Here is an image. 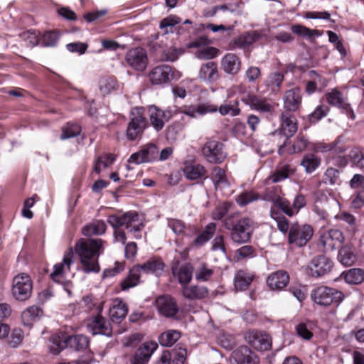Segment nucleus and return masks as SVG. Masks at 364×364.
<instances>
[{
    "label": "nucleus",
    "instance_id": "obj_40",
    "mask_svg": "<svg viewBox=\"0 0 364 364\" xmlns=\"http://www.w3.org/2000/svg\"><path fill=\"white\" fill-rule=\"evenodd\" d=\"M117 86V80L113 77L105 76L101 77L99 81V89L103 95H108L116 90Z\"/></svg>",
    "mask_w": 364,
    "mask_h": 364
},
{
    "label": "nucleus",
    "instance_id": "obj_16",
    "mask_svg": "<svg viewBox=\"0 0 364 364\" xmlns=\"http://www.w3.org/2000/svg\"><path fill=\"white\" fill-rule=\"evenodd\" d=\"M282 126L281 130L277 132L283 139V144L281 146H286L287 141L291 137L297 130V124L295 117L287 112H282L281 115Z\"/></svg>",
    "mask_w": 364,
    "mask_h": 364
},
{
    "label": "nucleus",
    "instance_id": "obj_28",
    "mask_svg": "<svg viewBox=\"0 0 364 364\" xmlns=\"http://www.w3.org/2000/svg\"><path fill=\"white\" fill-rule=\"evenodd\" d=\"M222 67L225 73L235 75L240 71L241 63L236 55L228 53L222 59Z\"/></svg>",
    "mask_w": 364,
    "mask_h": 364
},
{
    "label": "nucleus",
    "instance_id": "obj_5",
    "mask_svg": "<svg viewBox=\"0 0 364 364\" xmlns=\"http://www.w3.org/2000/svg\"><path fill=\"white\" fill-rule=\"evenodd\" d=\"M148 121L144 115L142 107H134L130 112V121L127 128V136L134 141L141 137L147 127Z\"/></svg>",
    "mask_w": 364,
    "mask_h": 364
},
{
    "label": "nucleus",
    "instance_id": "obj_2",
    "mask_svg": "<svg viewBox=\"0 0 364 364\" xmlns=\"http://www.w3.org/2000/svg\"><path fill=\"white\" fill-rule=\"evenodd\" d=\"M108 223L114 228V241L124 245L127 241L125 232L121 227L125 228L133 233L140 232L144 227L139 219V215L135 211H129L122 215H112L107 218Z\"/></svg>",
    "mask_w": 364,
    "mask_h": 364
},
{
    "label": "nucleus",
    "instance_id": "obj_36",
    "mask_svg": "<svg viewBox=\"0 0 364 364\" xmlns=\"http://www.w3.org/2000/svg\"><path fill=\"white\" fill-rule=\"evenodd\" d=\"M67 342H68V347L76 350H82L87 348L89 344L87 337L84 335L68 336Z\"/></svg>",
    "mask_w": 364,
    "mask_h": 364
},
{
    "label": "nucleus",
    "instance_id": "obj_30",
    "mask_svg": "<svg viewBox=\"0 0 364 364\" xmlns=\"http://www.w3.org/2000/svg\"><path fill=\"white\" fill-rule=\"evenodd\" d=\"M183 295L188 299H202L208 296V290L205 287L200 286H185L183 288Z\"/></svg>",
    "mask_w": 364,
    "mask_h": 364
},
{
    "label": "nucleus",
    "instance_id": "obj_55",
    "mask_svg": "<svg viewBox=\"0 0 364 364\" xmlns=\"http://www.w3.org/2000/svg\"><path fill=\"white\" fill-rule=\"evenodd\" d=\"M284 80V76L281 73L275 72L271 73L267 80L266 85L270 87L272 91H274V87L279 89L281 84Z\"/></svg>",
    "mask_w": 364,
    "mask_h": 364
},
{
    "label": "nucleus",
    "instance_id": "obj_4",
    "mask_svg": "<svg viewBox=\"0 0 364 364\" xmlns=\"http://www.w3.org/2000/svg\"><path fill=\"white\" fill-rule=\"evenodd\" d=\"M164 268L163 262L157 258H151L141 265L134 266L129 272L128 277L122 283V290L136 286L139 282L141 272L144 274L159 273Z\"/></svg>",
    "mask_w": 364,
    "mask_h": 364
},
{
    "label": "nucleus",
    "instance_id": "obj_26",
    "mask_svg": "<svg viewBox=\"0 0 364 364\" xmlns=\"http://www.w3.org/2000/svg\"><path fill=\"white\" fill-rule=\"evenodd\" d=\"M128 311L127 306L119 299L113 301L112 306L109 309V317L112 321L119 323L126 316Z\"/></svg>",
    "mask_w": 364,
    "mask_h": 364
},
{
    "label": "nucleus",
    "instance_id": "obj_44",
    "mask_svg": "<svg viewBox=\"0 0 364 364\" xmlns=\"http://www.w3.org/2000/svg\"><path fill=\"white\" fill-rule=\"evenodd\" d=\"M115 161V156L112 154H105L102 156H99L95 162L94 171L97 173H100L102 168L109 167Z\"/></svg>",
    "mask_w": 364,
    "mask_h": 364
},
{
    "label": "nucleus",
    "instance_id": "obj_47",
    "mask_svg": "<svg viewBox=\"0 0 364 364\" xmlns=\"http://www.w3.org/2000/svg\"><path fill=\"white\" fill-rule=\"evenodd\" d=\"M252 281V277L243 271L237 272L235 277V287L240 290L246 289Z\"/></svg>",
    "mask_w": 364,
    "mask_h": 364
},
{
    "label": "nucleus",
    "instance_id": "obj_42",
    "mask_svg": "<svg viewBox=\"0 0 364 364\" xmlns=\"http://www.w3.org/2000/svg\"><path fill=\"white\" fill-rule=\"evenodd\" d=\"M219 113L222 116L230 114L232 117L240 114V109L238 107V102L237 100L225 102L219 107H218Z\"/></svg>",
    "mask_w": 364,
    "mask_h": 364
},
{
    "label": "nucleus",
    "instance_id": "obj_48",
    "mask_svg": "<svg viewBox=\"0 0 364 364\" xmlns=\"http://www.w3.org/2000/svg\"><path fill=\"white\" fill-rule=\"evenodd\" d=\"M171 363L172 364H183L186 359V349L183 346H178L169 350Z\"/></svg>",
    "mask_w": 364,
    "mask_h": 364
},
{
    "label": "nucleus",
    "instance_id": "obj_49",
    "mask_svg": "<svg viewBox=\"0 0 364 364\" xmlns=\"http://www.w3.org/2000/svg\"><path fill=\"white\" fill-rule=\"evenodd\" d=\"M184 53L183 48H177L175 47H170L167 49L164 50L161 52V59L163 61H171L173 62L178 59V58Z\"/></svg>",
    "mask_w": 364,
    "mask_h": 364
},
{
    "label": "nucleus",
    "instance_id": "obj_25",
    "mask_svg": "<svg viewBox=\"0 0 364 364\" xmlns=\"http://www.w3.org/2000/svg\"><path fill=\"white\" fill-rule=\"evenodd\" d=\"M338 202L334 198L324 196L323 200L321 198L316 201L315 211L320 215L321 219H326L328 217V212L333 208H338Z\"/></svg>",
    "mask_w": 364,
    "mask_h": 364
},
{
    "label": "nucleus",
    "instance_id": "obj_10",
    "mask_svg": "<svg viewBox=\"0 0 364 364\" xmlns=\"http://www.w3.org/2000/svg\"><path fill=\"white\" fill-rule=\"evenodd\" d=\"M274 206L279 208L284 213L288 216H292L297 213L299 210L305 206V197L301 194L295 196L292 205L286 198L277 197L273 200Z\"/></svg>",
    "mask_w": 364,
    "mask_h": 364
},
{
    "label": "nucleus",
    "instance_id": "obj_17",
    "mask_svg": "<svg viewBox=\"0 0 364 364\" xmlns=\"http://www.w3.org/2000/svg\"><path fill=\"white\" fill-rule=\"evenodd\" d=\"M156 305L160 314L168 318H173L178 312L176 300L168 295L159 296L156 300Z\"/></svg>",
    "mask_w": 364,
    "mask_h": 364
},
{
    "label": "nucleus",
    "instance_id": "obj_15",
    "mask_svg": "<svg viewBox=\"0 0 364 364\" xmlns=\"http://www.w3.org/2000/svg\"><path fill=\"white\" fill-rule=\"evenodd\" d=\"M149 77L152 84L161 85L169 82L173 78V72L170 65L163 64L154 68Z\"/></svg>",
    "mask_w": 364,
    "mask_h": 364
},
{
    "label": "nucleus",
    "instance_id": "obj_51",
    "mask_svg": "<svg viewBox=\"0 0 364 364\" xmlns=\"http://www.w3.org/2000/svg\"><path fill=\"white\" fill-rule=\"evenodd\" d=\"M291 31L293 33L310 40L314 36H320L321 35V32L318 30H312L301 25L293 26Z\"/></svg>",
    "mask_w": 364,
    "mask_h": 364
},
{
    "label": "nucleus",
    "instance_id": "obj_53",
    "mask_svg": "<svg viewBox=\"0 0 364 364\" xmlns=\"http://www.w3.org/2000/svg\"><path fill=\"white\" fill-rule=\"evenodd\" d=\"M62 132L60 139L65 140L79 135L81 132V127L77 124L68 123L63 128Z\"/></svg>",
    "mask_w": 364,
    "mask_h": 364
},
{
    "label": "nucleus",
    "instance_id": "obj_1",
    "mask_svg": "<svg viewBox=\"0 0 364 364\" xmlns=\"http://www.w3.org/2000/svg\"><path fill=\"white\" fill-rule=\"evenodd\" d=\"M105 242L102 239H81L75 245V251L80 257L84 272H97V258Z\"/></svg>",
    "mask_w": 364,
    "mask_h": 364
},
{
    "label": "nucleus",
    "instance_id": "obj_61",
    "mask_svg": "<svg viewBox=\"0 0 364 364\" xmlns=\"http://www.w3.org/2000/svg\"><path fill=\"white\" fill-rule=\"evenodd\" d=\"M181 19L178 16L176 15H170L168 17L164 18L161 20V21L160 22V28L161 29L165 28L166 30L164 31V33L167 34L168 33V31L166 29L167 27H173L175 25L181 23Z\"/></svg>",
    "mask_w": 364,
    "mask_h": 364
},
{
    "label": "nucleus",
    "instance_id": "obj_56",
    "mask_svg": "<svg viewBox=\"0 0 364 364\" xmlns=\"http://www.w3.org/2000/svg\"><path fill=\"white\" fill-rule=\"evenodd\" d=\"M218 50L213 47H205L198 49L196 56L200 60H210L217 56Z\"/></svg>",
    "mask_w": 364,
    "mask_h": 364
},
{
    "label": "nucleus",
    "instance_id": "obj_37",
    "mask_svg": "<svg viewBox=\"0 0 364 364\" xmlns=\"http://www.w3.org/2000/svg\"><path fill=\"white\" fill-rule=\"evenodd\" d=\"M345 281L350 284H360L364 281V270L360 268H353L344 274Z\"/></svg>",
    "mask_w": 364,
    "mask_h": 364
},
{
    "label": "nucleus",
    "instance_id": "obj_19",
    "mask_svg": "<svg viewBox=\"0 0 364 364\" xmlns=\"http://www.w3.org/2000/svg\"><path fill=\"white\" fill-rule=\"evenodd\" d=\"M344 241L343 232L339 230L332 229L323 232L319 239L320 244L327 249H335Z\"/></svg>",
    "mask_w": 364,
    "mask_h": 364
},
{
    "label": "nucleus",
    "instance_id": "obj_39",
    "mask_svg": "<svg viewBox=\"0 0 364 364\" xmlns=\"http://www.w3.org/2000/svg\"><path fill=\"white\" fill-rule=\"evenodd\" d=\"M327 102L333 106H336L343 109H348L349 105L345 102L341 92L333 90L326 95Z\"/></svg>",
    "mask_w": 364,
    "mask_h": 364
},
{
    "label": "nucleus",
    "instance_id": "obj_45",
    "mask_svg": "<svg viewBox=\"0 0 364 364\" xmlns=\"http://www.w3.org/2000/svg\"><path fill=\"white\" fill-rule=\"evenodd\" d=\"M67 337L65 336H53L50 338L52 342V344L50 346V351L54 354H58L64 348L68 347Z\"/></svg>",
    "mask_w": 364,
    "mask_h": 364
},
{
    "label": "nucleus",
    "instance_id": "obj_7",
    "mask_svg": "<svg viewBox=\"0 0 364 364\" xmlns=\"http://www.w3.org/2000/svg\"><path fill=\"white\" fill-rule=\"evenodd\" d=\"M313 234L314 230L310 225L294 223L290 226L288 243L299 247H304L310 241Z\"/></svg>",
    "mask_w": 364,
    "mask_h": 364
},
{
    "label": "nucleus",
    "instance_id": "obj_54",
    "mask_svg": "<svg viewBox=\"0 0 364 364\" xmlns=\"http://www.w3.org/2000/svg\"><path fill=\"white\" fill-rule=\"evenodd\" d=\"M215 229V225L214 223L208 224L205 230L198 235L194 242L196 245H202L207 241H208L213 236Z\"/></svg>",
    "mask_w": 364,
    "mask_h": 364
},
{
    "label": "nucleus",
    "instance_id": "obj_33",
    "mask_svg": "<svg viewBox=\"0 0 364 364\" xmlns=\"http://www.w3.org/2000/svg\"><path fill=\"white\" fill-rule=\"evenodd\" d=\"M338 259L343 265L351 266L357 260V257L351 247L344 246L340 249Z\"/></svg>",
    "mask_w": 364,
    "mask_h": 364
},
{
    "label": "nucleus",
    "instance_id": "obj_62",
    "mask_svg": "<svg viewBox=\"0 0 364 364\" xmlns=\"http://www.w3.org/2000/svg\"><path fill=\"white\" fill-rule=\"evenodd\" d=\"M23 338V331L20 328H14L11 334L9 345L12 348H16L21 343Z\"/></svg>",
    "mask_w": 364,
    "mask_h": 364
},
{
    "label": "nucleus",
    "instance_id": "obj_9",
    "mask_svg": "<svg viewBox=\"0 0 364 364\" xmlns=\"http://www.w3.org/2000/svg\"><path fill=\"white\" fill-rule=\"evenodd\" d=\"M125 61L132 69L144 71L149 63L146 50L141 47L129 49L125 55Z\"/></svg>",
    "mask_w": 364,
    "mask_h": 364
},
{
    "label": "nucleus",
    "instance_id": "obj_6",
    "mask_svg": "<svg viewBox=\"0 0 364 364\" xmlns=\"http://www.w3.org/2000/svg\"><path fill=\"white\" fill-rule=\"evenodd\" d=\"M311 298L314 302L320 306H329L333 303L342 301L344 295L336 289L321 286L311 291Z\"/></svg>",
    "mask_w": 364,
    "mask_h": 364
},
{
    "label": "nucleus",
    "instance_id": "obj_60",
    "mask_svg": "<svg viewBox=\"0 0 364 364\" xmlns=\"http://www.w3.org/2000/svg\"><path fill=\"white\" fill-rule=\"evenodd\" d=\"M323 182L325 183H329L331 185H335L339 183V171L338 170L329 168H328L323 178Z\"/></svg>",
    "mask_w": 364,
    "mask_h": 364
},
{
    "label": "nucleus",
    "instance_id": "obj_27",
    "mask_svg": "<svg viewBox=\"0 0 364 364\" xmlns=\"http://www.w3.org/2000/svg\"><path fill=\"white\" fill-rule=\"evenodd\" d=\"M73 252L72 250L68 251L64 255L63 263H58L53 267V272L50 274V277L53 281H58V278L61 277L65 269L70 270L73 261Z\"/></svg>",
    "mask_w": 364,
    "mask_h": 364
},
{
    "label": "nucleus",
    "instance_id": "obj_13",
    "mask_svg": "<svg viewBox=\"0 0 364 364\" xmlns=\"http://www.w3.org/2000/svg\"><path fill=\"white\" fill-rule=\"evenodd\" d=\"M223 144L218 141H209L203 146L202 152L209 162L219 164L225 158V154L223 151Z\"/></svg>",
    "mask_w": 364,
    "mask_h": 364
},
{
    "label": "nucleus",
    "instance_id": "obj_11",
    "mask_svg": "<svg viewBox=\"0 0 364 364\" xmlns=\"http://www.w3.org/2000/svg\"><path fill=\"white\" fill-rule=\"evenodd\" d=\"M247 343L257 350H268L272 346V340L268 334L263 331H249L246 336Z\"/></svg>",
    "mask_w": 364,
    "mask_h": 364
},
{
    "label": "nucleus",
    "instance_id": "obj_59",
    "mask_svg": "<svg viewBox=\"0 0 364 364\" xmlns=\"http://www.w3.org/2000/svg\"><path fill=\"white\" fill-rule=\"evenodd\" d=\"M239 6L240 4L238 3L215 6L213 8L211 16H215L218 11H223L224 13L239 14Z\"/></svg>",
    "mask_w": 364,
    "mask_h": 364
},
{
    "label": "nucleus",
    "instance_id": "obj_46",
    "mask_svg": "<svg viewBox=\"0 0 364 364\" xmlns=\"http://www.w3.org/2000/svg\"><path fill=\"white\" fill-rule=\"evenodd\" d=\"M271 217L277 222L278 230L282 233H287L290 230L289 220L278 211L272 208Z\"/></svg>",
    "mask_w": 364,
    "mask_h": 364
},
{
    "label": "nucleus",
    "instance_id": "obj_20",
    "mask_svg": "<svg viewBox=\"0 0 364 364\" xmlns=\"http://www.w3.org/2000/svg\"><path fill=\"white\" fill-rule=\"evenodd\" d=\"M87 328L93 335L102 334L109 336L112 334L110 323L100 315L92 318L87 324Z\"/></svg>",
    "mask_w": 364,
    "mask_h": 364
},
{
    "label": "nucleus",
    "instance_id": "obj_64",
    "mask_svg": "<svg viewBox=\"0 0 364 364\" xmlns=\"http://www.w3.org/2000/svg\"><path fill=\"white\" fill-rule=\"evenodd\" d=\"M257 196L253 193L244 192L237 196V203L241 206H245L249 203L257 200Z\"/></svg>",
    "mask_w": 364,
    "mask_h": 364
},
{
    "label": "nucleus",
    "instance_id": "obj_34",
    "mask_svg": "<svg viewBox=\"0 0 364 364\" xmlns=\"http://www.w3.org/2000/svg\"><path fill=\"white\" fill-rule=\"evenodd\" d=\"M43 314L41 308L32 306L23 311L21 314L23 322L25 325H31L33 321H37Z\"/></svg>",
    "mask_w": 364,
    "mask_h": 364
},
{
    "label": "nucleus",
    "instance_id": "obj_12",
    "mask_svg": "<svg viewBox=\"0 0 364 364\" xmlns=\"http://www.w3.org/2000/svg\"><path fill=\"white\" fill-rule=\"evenodd\" d=\"M148 114L151 125L159 132L161 131L165 123L171 118V112L169 110H162L155 105L148 107Z\"/></svg>",
    "mask_w": 364,
    "mask_h": 364
},
{
    "label": "nucleus",
    "instance_id": "obj_41",
    "mask_svg": "<svg viewBox=\"0 0 364 364\" xmlns=\"http://www.w3.org/2000/svg\"><path fill=\"white\" fill-rule=\"evenodd\" d=\"M181 337V333L176 330H168L159 338V343L163 346H171L175 343Z\"/></svg>",
    "mask_w": 364,
    "mask_h": 364
},
{
    "label": "nucleus",
    "instance_id": "obj_35",
    "mask_svg": "<svg viewBox=\"0 0 364 364\" xmlns=\"http://www.w3.org/2000/svg\"><path fill=\"white\" fill-rule=\"evenodd\" d=\"M320 163L321 160L316 155L314 154H306L304 156L301 161V165L307 173H311L318 167Z\"/></svg>",
    "mask_w": 364,
    "mask_h": 364
},
{
    "label": "nucleus",
    "instance_id": "obj_31",
    "mask_svg": "<svg viewBox=\"0 0 364 364\" xmlns=\"http://www.w3.org/2000/svg\"><path fill=\"white\" fill-rule=\"evenodd\" d=\"M173 274L176 275L179 283L186 286L192 279L193 267L191 264L186 263L178 269L173 268Z\"/></svg>",
    "mask_w": 364,
    "mask_h": 364
},
{
    "label": "nucleus",
    "instance_id": "obj_8",
    "mask_svg": "<svg viewBox=\"0 0 364 364\" xmlns=\"http://www.w3.org/2000/svg\"><path fill=\"white\" fill-rule=\"evenodd\" d=\"M33 290V283L26 274H19L13 279L12 294L18 301H25L30 298Z\"/></svg>",
    "mask_w": 364,
    "mask_h": 364
},
{
    "label": "nucleus",
    "instance_id": "obj_63",
    "mask_svg": "<svg viewBox=\"0 0 364 364\" xmlns=\"http://www.w3.org/2000/svg\"><path fill=\"white\" fill-rule=\"evenodd\" d=\"M58 34L54 31H47L42 37L43 46H55L58 41Z\"/></svg>",
    "mask_w": 364,
    "mask_h": 364
},
{
    "label": "nucleus",
    "instance_id": "obj_3",
    "mask_svg": "<svg viewBox=\"0 0 364 364\" xmlns=\"http://www.w3.org/2000/svg\"><path fill=\"white\" fill-rule=\"evenodd\" d=\"M224 226L230 232L232 241L237 244L249 242L255 228L252 219L237 213L228 215L225 219Z\"/></svg>",
    "mask_w": 364,
    "mask_h": 364
},
{
    "label": "nucleus",
    "instance_id": "obj_29",
    "mask_svg": "<svg viewBox=\"0 0 364 364\" xmlns=\"http://www.w3.org/2000/svg\"><path fill=\"white\" fill-rule=\"evenodd\" d=\"M246 102L252 109L259 112H271L274 109V106L269 103L266 99L256 95H249Z\"/></svg>",
    "mask_w": 364,
    "mask_h": 364
},
{
    "label": "nucleus",
    "instance_id": "obj_43",
    "mask_svg": "<svg viewBox=\"0 0 364 364\" xmlns=\"http://www.w3.org/2000/svg\"><path fill=\"white\" fill-rule=\"evenodd\" d=\"M210 178L216 189L220 188L221 186H228V180L225 171L218 166H215L213 168L210 173Z\"/></svg>",
    "mask_w": 364,
    "mask_h": 364
},
{
    "label": "nucleus",
    "instance_id": "obj_32",
    "mask_svg": "<svg viewBox=\"0 0 364 364\" xmlns=\"http://www.w3.org/2000/svg\"><path fill=\"white\" fill-rule=\"evenodd\" d=\"M107 229V225L102 220H96L94 221L87 225H85L82 230V232L85 236H92V235H103Z\"/></svg>",
    "mask_w": 364,
    "mask_h": 364
},
{
    "label": "nucleus",
    "instance_id": "obj_50",
    "mask_svg": "<svg viewBox=\"0 0 364 364\" xmlns=\"http://www.w3.org/2000/svg\"><path fill=\"white\" fill-rule=\"evenodd\" d=\"M291 31L293 33L310 40L314 36H320L321 35V32L318 30H312L301 25L293 26Z\"/></svg>",
    "mask_w": 364,
    "mask_h": 364
},
{
    "label": "nucleus",
    "instance_id": "obj_57",
    "mask_svg": "<svg viewBox=\"0 0 364 364\" xmlns=\"http://www.w3.org/2000/svg\"><path fill=\"white\" fill-rule=\"evenodd\" d=\"M213 270L209 269L205 264H200L196 271V279L200 282L208 281L213 275Z\"/></svg>",
    "mask_w": 364,
    "mask_h": 364
},
{
    "label": "nucleus",
    "instance_id": "obj_22",
    "mask_svg": "<svg viewBox=\"0 0 364 364\" xmlns=\"http://www.w3.org/2000/svg\"><path fill=\"white\" fill-rule=\"evenodd\" d=\"M289 282V277L284 270L277 271L271 274L267 279V284L269 287L274 289H282L285 287Z\"/></svg>",
    "mask_w": 364,
    "mask_h": 364
},
{
    "label": "nucleus",
    "instance_id": "obj_18",
    "mask_svg": "<svg viewBox=\"0 0 364 364\" xmlns=\"http://www.w3.org/2000/svg\"><path fill=\"white\" fill-rule=\"evenodd\" d=\"M333 266V263L331 259L324 255H319L311 260L309 268L312 276L321 277L331 272Z\"/></svg>",
    "mask_w": 364,
    "mask_h": 364
},
{
    "label": "nucleus",
    "instance_id": "obj_52",
    "mask_svg": "<svg viewBox=\"0 0 364 364\" xmlns=\"http://www.w3.org/2000/svg\"><path fill=\"white\" fill-rule=\"evenodd\" d=\"M293 173L294 170L289 165H285L277 168L271 176V179L274 183H277L286 179Z\"/></svg>",
    "mask_w": 364,
    "mask_h": 364
},
{
    "label": "nucleus",
    "instance_id": "obj_21",
    "mask_svg": "<svg viewBox=\"0 0 364 364\" xmlns=\"http://www.w3.org/2000/svg\"><path fill=\"white\" fill-rule=\"evenodd\" d=\"M157 346V343L155 342L143 343L136 351L132 364H147Z\"/></svg>",
    "mask_w": 364,
    "mask_h": 364
},
{
    "label": "nucleus",
    "instance_id": "obj_58",
    "mask_svg": "<svg viewBox=\"0 0 364 364\" xmlns=\"http://www.w3.org/2000/svg\"><path fill=\"white\" fill-rule=\"evenodd\" d=\"M141 151L146 162H151L155 160L159 154L158 148L154 144H147L141 149Z\"/></svg>",
    "mask_w": 364,
    "mask_h": 364
},
{
    "label": "nucleus",
    "instance_id": "obj_14",
    "mask_svg": "<svg viewBox=\"0 0 364 364\" xmlns=\"http://www.w3.org/2000/svg\"><path fill=\"white\" fill-rule=\"evenodd\" d=\"M230 360L231 364H259L257 355L247 346H240L235 350Z\"/></svg>",
    "mask_w": 364,
    "mask_h": 364
},
{
    "label": "nucleus",
    "instance_id": "obj_24",
    "mask_svg": "<svg viewBox=\"0 0 364 364\" xmlns=\"http://www.w3.org/2000/svg\"><path fill=\"white\" fill-rule=\"evenodd\" d=\"M301 101V90L294 87L291 90H287L284 96V108L287 111L294 112L296 111Z\"/></svg>",
    "mask_w": 364,
    "mask_h": 364
},
{
    "label": "nucleus",
    "instance_id": "obj_38",
    "mask_svg": "<svg viewBox=\"0 0 364 364\" xmlns=\"http://www.w3.org/2000/svg\"><path fill=\"white\" fill-rule=\"evenodd\" d=\"M183 171L187 178L190 180L198 179L205 173V168L199 164H186L183 168Z\"/></svg>",
    "mask_w": 364,
    "mask_h": 364
},
{
    "label": "nucleus",
    "instance_id": "obj_23",
    "mask_svg": "<svg viewBox=\"0 0 364 364\" xmlns=\"http://www.w3.org/2000/svg\"><path fill=\"white\" fill-rule=\"evenodd\" d=\"M198 77L207 82H213L219 78L217 64L213 61H208L200 66Z\"/></svg>",
    "mask_w": 364,
    "mask_h": 364
}]
</instances>
